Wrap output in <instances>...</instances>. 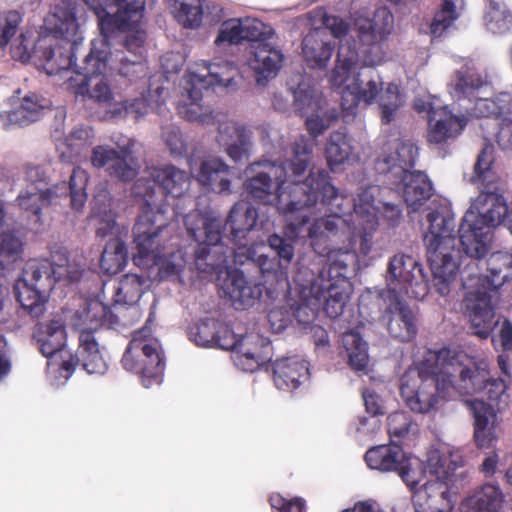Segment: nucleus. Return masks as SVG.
<instances>
[{"label":"nucleus","mask_w":512,"mask_h":512,"mask_svg":"<svg viewBox=\"0 0 512 512\" xmlns=\"http://www.w3.org/2000/svg\"><path fill=\"white\" fill-rule=\"evenodd\" d=\"M128 254L125 243L118 237L110 239L100 258V268L107 275H115L127 264Z\"/></svg>","instance_id":"ea45409f"},{"label":"nucleus","mask_w":512,"mask_h":512,"mask_svg":"<svg viewBox=\"0 0 512 512\" xmlns=\"http://www.w3.org/2000/svg\"><path fill=\"white\" fill-rule=\"evenodd\" d=\"M249 53V65L255 72L257 83L265 84L280 71L284 55L280 49L272 46L268 41L255 45V49Z\"/></svg>","instance_id":"2f4dec72"},{"label":"nucleus","mask_w":512,"mask_h":512,"mask_svg":"<svg viewBox=\"0 0 512 512\" xmlns=\"http://www.w3.org/2000/svg\"><path fill=\"white\" fill-rule=\"evenodd\" d=\"M231 168L220 158L202 161L197 181L215 193H231Z\"/></svg>","instance_id":"f704fd0d"},{"label":"nucleus","mask_w":512,"mask_h":512,"mask_svg":"<svg viewBox=\"0 0 512 512\" xmlns=\"http://www.w3.org/2000/svg\"><path fill=\"white\" fill-rule=\"evenodd\" d=\"M484 263L487 270L484 279L487 282V289L497 290L512 279V254L497 251L492 253Z\"/></svg>","instance_id":"4c0bfd02"},{"label":"nucleus","mask_w":512,"mask_h":512,"mask_svg":"<svg viewBox=\"0 0 512 512\" xmlns=\"http://www.w3.org/2000/svg\"><path fill=\"white\" fill-rule=\"evenodd\" d=\"M467 361L469 355L460 349H429L416 367L421 380L417 390L410 388L406 377L401 379L400 394L406 405L416 413L430 412L439 399L449 396L451 389L457 390L454 373L457 372V367L465 365Z\"/></svg>","instance_id":"0eeeda50"},{"label":"nucleus","mask_w":512,"mask_h":512,"mask_svg":"<svg viewBox=\"0 0 512 512\" xmlns=\"http://www.w3.org/2000/svg\"><path fill=\"white\" fill-rule=\"evenodd\" d=\"M413 426H416V424L413 423L411 416L406 412L396 411L388 416L387 431L391 438L405 437Z\"/></svg>","instance_id":"6e6d98bb"},{"label":"nucleus","mask_w":512,"mask_h":512,"mask_svg":"<svg viewBox=\"0 0 512 512\" xmlns=\"http://www.w3.org/2000/svg\"><path fill=\"white\" fill-rule=\"evenodd\" d=\"M76 12L75 1L61 0L55 5L52 14L53 30L58 36L40 40L31 54L25 35L20 33L19 45L12 46L13 58L26 63L33 57L36 65L48 75H56L62 70L72 68L77 56L76 40L73 38L79 29Z\"/></svg>","instance_id":"6e6552de"},{"label":"nucleus","mask_w":512,"mask_h":512,"mask_svg":"<svg viewBox=\"0 0 512 512\" xmlns=\"http://www.w3.org/2000/svg\"><path fill=\"white\" fill-rule=\"evenodd\" d=\"M341 220L317 219L308 228V237L313 250L319 256H326L327 263L313 260L310 266L298 267L294 281L304 295L295 308L293 315L303 326L311 325L323 310L330 318H337L343 310L352 293V283L349 274L354 273L359 266V259L354 251L333 250L327 244L330 234L334 235Z\"/></svg>","instance_id":"f03ea898"},{"label":"nucleus","mask_w":512,"mask_h":512,"mask_svg":"<svg viewBox=\"0 0 512 512\" xmlns=\"http://www.w3.org/2000/svg\"><path fill=\"white\" fill-rule=\"evenodd\" d=\"M501 185L489 183L462 218L458 233L465 257L469 262L461 269L464 259L457 263L453 258L455 248V220L452 210L440 205L426 216L428 228L423 235L427 260L433 274V285L438 294L446 296L458 272L468 279L479 278L478 271H469L470 266L479 269V263L487 255L488 235L491 228L505 223L509 206L504 199Z\"/></svg>","instance_id":"f257e3e1"},{"label":"nucleus","mask_w":512,"mask_h":512,"mask_svg":"<svg viewBox=\"0 0 512 512\" xmlns=\"http://www.w3.org/2000/svg\"><path fill=\"white\" fill-rule=\"evenodd\" d=\"M126 371L139 375L144 387L150 388L162 382L165 356L157 340L145 338L143 331L133 334L121 359Z\"/></svg>","instance_id":"2eb2a0df"},{"label":"nucleus","mask_w":512,"mask_h":512,"mask_svg":"<svg viewBox=\"0 0 512 512\" xmlns=\"http://www.w3.org/2000/svg\"><path fill=\"white\" fill-rule=\"evenodd\" d=\"M343 345L346 350L349 365L353 370L363 371L369 362L368 345L357 332H348L343 336Z\"/></svg>","instance_id":"79ce46f5"},{"label":"nucleus","mask_w":512,"mask_h":512,"mask_svg":"<svg viewBox=\"0 0 512 512\" xmlns=\"http://www.w3.org/2000/svg\"><path fill=\"white\" fill-rule=\"evenodd\" d=\"M388 288L392 293L409 295L413 286L420 289V296L427 294V283L421 265L410 255L396 254L388 265Z\"/></svg>","instance_id":"4be33fe9"},{"label":"nucleus","mask_w":512,"mask_h":512,"mask_svg":"<svg viewBox=\"0 0 512 512\" xmlns=\"http://www.w3.org/2000/svg\"><path fill=\"white\" fill-rule=\"evenodd\" d=\"M394 26V16L386 7H379L373 16L356 15L352 28L363 46L379 47L387 41Z\"/></svg>","instance_id":"a878e982"},{"label":"nucleus","mask_w":512,"mask_h":512,"mask_svg":"<svg viewBox=\"0 0 512 512\" xmlns=\"http://www.w3.org/2000/svg\"><path fill=\"white\" fill-rule=\"evenodd\" d=\"M385 312L388 315L387 330L392 338L400 342H411L416 338L418 319L405 301L396 299Z\"/></svg>","instance_id":"7c9ffc66"},{"label":"nucleus","mask_w":512,"mask_h":512,"mask_svg":"<svg viewBox=\"0 0 512 512\" xmlns=\"http://www.w3.org/2000/svg\"><path fill=\"white\" fill-rule=\"evenodd\" d=\"M219 324L220 322L214 319L202 320L191 329L190 334L197 345L214 346Z\"/></svg>","instance_id":"864d4df0"},{"label":"nucleus","mask_w":512,"mask_h":512,"mask_svg":"<svg viewBox=\"0 0 512 512\" xmlns=\"http://www.w3.org/2000/svg\"><path fill=\"white\" fill-rule=\"evenodd\" d=\"M343 86L341 105L344 110H353L360 102L373 103L383 90L380 76L373 69L359 72L351 84Z\"/></svg>","instance_id":"bb28decb"},{"label":"nucleus","mask_w":512,"mask_h":512,"mask_svg":"<svg viewBox=\"0 0 512 512\" xmlns=\"http://www.w3.org/2000/svg\"><path fill=\"white\" fill-rule=\"evenodd\" d=\"M475 416L474 430H485L488 427L490 418L495 414L496 408L488 405L483 400H476L472 404Z\"/></svg>","instance_id":"338daca9"},{"label":"nucleus","mask_w":512,"mask_h":512,"mask_svg":"<svg viewBox=\"0 0 512 512\" xmlns=\"http://www.w3.org/2000/svg\"><path fill=\"white\" fill-rule=\"evenodd\" d=\"M351 152L352 146L346 133L335 131L330 134L325 149V156L331 170L343 164L349 158Z\"/></svg>","instance_id":"37998d69"},{"label":"nucleus","mask_w":512,"mask_h":512,"mask_svg":"<svg viewBox=\"0 0 512 512\" xmlns=\"http://www.w3.org/2000/svg\"><path fill=\"white\" fill-rule=\"evenodd\" d=\"M337 118L338 114L335 110L325 112L323 115L312 114L308 116L305 124L312 137L310 139L314 141L315 138L323 134Z\"/></svg>","instance_id":"4d7b16f0"},{"label":"nucleus","mask_w":512,"mask_h":512,"mask_svg":"<svg viewBox=\"0 0 512 512\" xmlns=\"http://www.w3.org/2000/svg\"><path fill=\"white\" fill-rule=\"evenodd\" d=\"M457 18L456 0H443L430 24L431 34L434 37H440Z\"/></svg>","instance_id":"3c124183"},{"label":"nucleus","mask_w":512,"mask_h":512,"mask_svg":"<svg viewBox=\"0 0 512 512\" xmlns=\"http://www.w3.org/2000/svg\"><path fill=\"white\" fill-rule=\"evenodd\" d=\"M504 494L497 484L485 483L461 503V512H501Z\"/></svg>","instance_id":"c9c22d12"},{"label":"nucleus","mask_w":512,"mask_h":512,"mask_svg":"<svg viewBox=\"0 0 512 512\" xmlns=\"http://www.w3.org/2000/svg\"><path fill=\"white\" fill-rule=\"evenodd\" d=\"M176 20L185 28H198L202 24L203 9L200 0H173Z\"/></svg>","instance_id":"a18cd8bd"},{"label":"nucleus","mask_w":512,"mask_h":512,"mask_svg":"<svg viewBox=\"0 0 512 512\" xmlns=\"http://www.w3.org/2000/svg\"><path fill=\"white\" fill-rule=\"evenodd\" d=\"M24 251L22 239L12 231L0 233V268L7 269L21 260Z\"/></svg>","instance_id":"de8ad7c7"},{"label":"nucleus","mask_w":512,"mask_h":512,"mask_svg":"<svg viewBox=\"0 0 512 512\" xmlns=\"http://www.w3.org/2000/svg\"><path fill=\"white\" fill-rule=\"evenodd\" d=\"M335 44L324 40L319 31L307 34L302 41V54L306 64L313 69L325 68L331 59Z\"/></svg>","instance_id":"e433bc0d"},{"label":"nucleus","mask_w":512,"mask_h":512,"mask_svg":"<svg viewBox=\"0 0 512 512\" xmlns=\"http://www.w3.org/2000/svg\"><path fill=\"white\" fill-rule=\"evenodd\" d=\"M465 306L469 312L472 333L487 339L496 325L491 295L486 290L470 291L465 298Z\"/></svg>","instance_id":"c85d7f7f"},{"label":"nucleus","mask_w":512,"mask_h":512,"mask_svg":"<svg viewBox=\"0 0 512 512\" xmlns=\"http://www.w3.org/2000/svg\"><path fill=\"white\" fill-rule=\"evenodd\" d=\"M359 62L355 43H341L338 48L336 65L332 70L331 83L336 87L345 85Z\"/></svg>","instance_id":"58836bf2"},{"label":"nucleus","mask_w":512,"mask_h":512,"mask_svg":"<svg viewBox=\"0 0 512 512\" xmlns=\"http://www.w3.org/2000/svg\"><path fill=\"white\" fill-rule=\"evenodd\" d=\"M273 380L280 390H294L301 380L307 378L309 369L307 362L297 357H284L272 363Z\"/></svg>","instance_id":"72a5a7b5"},{"label":"nucleus","mask_w":512,"mask_h":512,"mask_svg":"<svg viewBox=\"0 0 512 512\" xmlns=\"http://www.w3.org/2000/svg\"><path fill=\"white\" fill-rule=\"evenodd\" d=\"M378 97L381 121L383 124H390L394 120L398 109L404 104V98L400 93V88L394 83H389Z\"/></svg>","instance_id":"8fccbe9b"},{"label":"nucleus","mask_w":512,"mask_h":512,"mask_svg":"<svg viewBox=\"0 0 512 512\" xmlns=\"http://www.w3.org/2000/svg\"><path fill=\"white\" fill-rule=\"evenodd\" d=\"M428 467L431 476L413 495L415 512H450L455 501L450 493L449 472L440 458L430 457Z\"/></svg>","instance_id":"a211bd4d"},{"label":"nucleus","mask_w":512,"mask_h":512,"mask_svg":"<svg viewBox=\"0 0 512 512\" xmlns=\"http://www.w3.org/2000/svg\"><path fill=\"white\" fill-rule=\"evenodd\" d=\"M493 151L494 148L492 145H485L479 153L474 165V176L472 177V181L480 183L482 188L487 187L489 183L501 185L499 178L492 171V165L494 162Z\"/></svg>","instance_id":"09e8293b"},{"label":"nucleus","mask_w":512,"mask_h":512,"mask_svg":"<svg viewBox=\"0 0 512 512\" xmlns=\"http://www.w3.org/2000/svg\"><path fill=\"white\" fill-rule=\"evenodd\" d=\"M243 42V24L241 19L224 21L215 39L217 46L223 43L240 44Z\"/></svg>","instance_id":"5fc2aeb1"},{"label":"nucleus","mask_w":512,"mask_h":512,"mask_svg":"<svg viewBox=\"0 0 512 512\" xmlns=\"http://www.w3.org/2000/svg\"><path fill=\"white\" fill-rule=\"evenodd\" d=\"M314 145L315 142H313V140L303 135L300 136L293 143V155L291 159L282 163H277V165H280L281 167L284 168L285 179L287 178L289 181L287 185H293L295 182H306L311 177H313V180H315V182H318L320 177L322 178L321 174H324L325 183H327V185H329L332 188V191H324V189L320 188L319 185H317L316 183L313 184V191L317 196L315 199V205L318 202H320L323 205L329 206L331 212H333V210L335 209L337 213H344L346 212V209L343 208V203L339 201H343L345 197L343 194H340L338 189H336L332 185L330 181L331 178L327 171H325L324 169H320L317 172L310 170L308 176L302 179L311 165Z\"/></svg>","instance_id":"ddd939ff"},{"label":"nucleus","mask_w":512,"mask_h":512,"mask_svg":"<svg viewBox=\"0 0 512 512\" xmlns=\"http://www.w3.org/2000/svg\"><path fill=\"white\" fill-rule=\"evenodd\" d=\"M61 268L47 259L26 263L15 290L17 301L32 317L38 318L44 313L49 292L63 276Z\"/></svg>","instance_id":"f8f14e48"},{"label":"nucleus","mask_w":512,"mask_h":512,"mask_svg":"<svg viewBox=\"0 0 512 512\" xmlns=\"http://www.w3.org/2000/svg\"><path fill=\"white\" fill-rule=\"evenodd\" d=\"M245 269L235 268L227 272L222 284L223 296L233 305L252 306L262 295V288L256 281L257 276H265L273 270V265L267 272L260 273L257 268L243 265Z\"/></svg>","instance_id":"412c9836"},{"label":"nucleus","mask_w":512,"mask_h":512,"mask_svg":"<svg viewBox=\"0 0 512 512\" xmlns=\"http://www.w3.org/2000/svg\"><path fill=\"white\" fill-rule=\"evenodd\" d=\"M140 23L135 25L134 27H130L126 29L125 32H128L125 39V48L127 51L133 54V57L140 56L144 59L142 50L146 40V33L144 30L139 28Z\"/></svg>","instance_id":"e2e57ef3"},{"label":"nucleus","mask_w":512,"mask_h":512,"mask_svg":"<svg viewBox=\"0 0 512 512\" xmlns=\"http://www.w3.org/2000/svg\"><path fill=\"white\" fill-rule=\"evenodd\" d=\"M43 114V106L39 103L36 95L25 96L20 105L8 113V120L11 124L27 126L37 120Z\"/></svg>","instance_id":"c03bdc74"},{"label":"nucleus","mask_w":512,"mask_h":512,"mask_svg":"<svg viewBox=\"0 0 512 512\" xmlns=\"http://www.w3.org/2000/svg\"><path fill=\"white\" fill-rule=\"evenodd\" d=\"M459 372L460 393L472 394L484 392L487 396L488 405L501 411L508 405L509 395L507 394L506 382L501 378H490L489 372L477 365L472 358L457 367Z\"/></svg>","instance_id":"6ab92c4d"},{"label":"nucleus","mask_w":512,"mask_h":512,"mask_svg":"<svg viewBox=\"0 0 512 512\" xmlns=\"http://www.w3.org/2000/svg\"><path fill=\"white\" fill-rule=\"evenodd\" d=\"M391 182L402 194L403 200L411 211H418L433 195V184L426 173L410 171L393 177Z\"/></svg>","instance_id":"cd10ccee"},{"label":"nucleus","mask_w":512,"mask_h":512,"mask_svg":"<svg viewBox=\"0 0 512 512\" xmlns=\"http://www.w3.org/2000/svg\"><path fill=\"white\" fill-rule=\"evenodd\" d=\"M295 109L302 114L319 106V99L316 91L312 88H302L301 85L294 91Z\"/></svg>","instance_id":"052dcab7"},{"label":"nucleus","mask_w":512,"mask_h":512,"mask_svg":"<svg viewBox=\"0 0 512 512\" xmlns=\"http://www.w3.org/2000/svg\"><path fill=\"white\" fill-rule=\"evenodd\" d=\"M387 192H390L387 188L370 185L361 187L356 198L350 199L344 195L342 203L346 212L337 213L334 209L333 214L325 218L341 220L335 234H330L327 238V244L333 250L368 255L373 246L374 234L379 227V219L387 227L395 228L403 218L401 207L385 199Z\"/></svg>","instance_id":"39448f33"},{"label":"nucleus","mask_w":512,"mask_h":512,"mask_svg":"<svg viewBox=\"0 0 512 512\" xmlns=\"http://www.w3.org/2000/svg\"><path fill=\"white\" fill-rule=\"evenodd\" d=\"M210 80L193 73L184 80L181 99L177 105L178 114L189 122H197L203 126L216 125L218 130L217 141L225 147V152L235 163L248 160L252 147V132L245 125L229 120L227 115L214 112L209 106L201 103L203 90L208 91L210 85L229 87L237 72L231 62L221 65L211 63L208 67Z\"/></svg>","instance_id":"423d86ee"},{"label":"nucleus","mask_w":512,"mask_h":512,"mask_svg":"<svg viewBox=\"0 0 512 512\" xmlns=\"http://www.w3.org/2000/svg\"><path fill=\"white\" fill-rule=\"evenodd\" d=\"M150 217L147 213L138 216L132 229L138 255L157 265L162 278L177 276L183 270L185 260L181 249L167 244L172 230L169 217Z\"/></svg>","instance_id":"9d476101"},{"label":"nucleus","mask_w":512,"mask_h":512,"mask_svg":"<svg viewBox=\"0 0 512 512\" xmlns=\"http://www.w3.org/2000/svg\"><path fill=\"white\" fill-rule=\"evenodd\" d=\"M189 185V175L174 165L151 169L149 177L139 179L135 185L136 194L143 199L141 212L138 216L147 213L153 219L160 216L169 217V219L174 216H183L184 219L187 214L179 209L178 203L173 205L172 215L167 216V199L171 197L174 200L186 201V192ZM188 198L192 201L190 196Z\"/></svg>","instance_id":"9b49d317"},{"label":"nucleus","mask_w":512,"mask_h":512,"mask_svg":"<svg viewBox=\"0 0 512 512\" xmlns=\"http://www.w3.org/2000/svg\"><path fill=\"white\" fill-rule=\"evenodd\" d=\"M87 183V172L76 167L73 169L68 183L63 181L46 189L26 190L17 196V202L22 210L31 213L34 224H41L42 208L55 203L61 197L70 196L72 208L81 210L87 199Z\"/></svg>","instance_id":"4468645a"},{"label":"nucleus","mask_w":512,"mask_h":512,"mask_svg":"<svg viewBox=\"0 0 512 512\" xmlns=\"http://www.w3.org/2000/svg\"><path fill=\"white\" fill-rule=\"evenodd\" d=\"M268 502L272 512H305V502L301 498L287 499L280 493H272Z\"/></svg>","instance_id":"bf43d9fd"},{"label":"nucleus","mask_w":512,"mask_h":512,"mask_svg":"<svg viewBox=\"0 0 512 512\" xmlns=\"http://www.w3.org/2000/svg\"><path fill=\"white\" fill-rule=\"evenodd\" d=\"M34 338L40 352L47 358L60 354L63 360L66 359L64 354H69L65 351L67 340L66 327L61 321L51 320L38 324Z\"/></svg>","instance_id":"473e14b6"},{"label":"nucleus","mask_w":512,"mask_h":512,"mask_svg":"<svg viewBox=\"0 0 512 512\" xmlns=\"http://www.w3.org/2000/svg\"><path fill=\"white\" fill-rule=\"evenodd\" d=\"M243 24V41H248L249 52L255 49V45L260 42H267L265 25L257 19L242 20Z\"/></svg>","instance_id":"13d9d810"},{"label":"nucleus","mask_w":512,"mask_h":512,"mask_svg":"<svg viewBox=\"0 0 512 512\" xmlns=\"http://www.w3.org/2000/svg\"><path fill=\"white\" fill-rule=\"evenodd\" d=\"M98 17L101 34L108 38L141 23L145 0H83Z\"/></svg>","instance_id":"f3484780"},{"label":"nucleus","mask_w":512,"mask_h":512,"mask_svg":"<svg viewBox=\"0 0 512 512\" xmlns=\"http://www.w3.org/2000/svg\"><path fill=\"white\" fill-rule=\"evenodd\" d=\"M316 14L319 16L325 28L329 29L335 38H341L348 33L349 25L341 17L329 15L325 8L322 7L316 10Z\"/></svg>","instance_id":"680f3d73"},{"label":"nucleus","mask_w":512,"mask_h":512,"mask_svg":"<svg viewBox=\"0 0 512 512\" xmlns=\"http://www.w3.org/2000/svg\"><path fill=\"white\" fill-rule=\"evenodd\" d=\"M91 163L95 168H106L111 177L123 182L132 181L138 174V167L128 147L116 150L108 145L92 149Z\"/></svg>","instance_id":"393cba45"},{"label":"nucleus","mask_w":512,"mask_h":512,"mask_svg":"<svg viewBox=\"0 0 512 512\" xmlns=\"http://www.w3.org/2000/svg\"><path fill=\"white\" fill-rule=\"evenodd\" d=\"M364 459L371 469L397 473L410 488L419 483L415 471L411 468L409 457L396 443L372 447L365 453Z\"/></svg>","instance_id":"aec40b11"},{"label":"nucleus","mask_w":512,"mask_h":512,"mask_svg":"<svg viewBox=\"0 0 512 512\" xmlns=\"http://www.w3.org/2000/svg\"><path fill=\"white\" fill-rule=\"evenodd\" d=\"M254 172L244 182V190L253 201L271 205L275 202L278 212L291 221L285 227V234L289 239L278 234L268 237L269 247L276 253L279 261V270L275 275L279 279H288V267L294 258V245L292 240L297 239L303 228L310 222L308 210L315 206L316 194L313 191L315 180L313 177L306 182H295L285 185V171L277 162L262 160L249 165ZM316 182L320 188L331 192L332 188L325 183V175Z\"/></svg>","instance_id":"7ed1b4c3"},{"label":"nucleus","mask_w":512,"mask_h":512,"mask_svg":"<svg viewBox=\"0 0 512 512\" xmlns=\"http://www.w3.org/2000/svg\"><path fill=\"white\" fill-rule=\"evenodd\" d=\"M23 15L17 10L0 12V49H5L17 35Z\"/></svg>","instance_id":"603ef678"},{"label":"nucleus","mask_w":512,"mask_h":512,"mask_svg":"<svg viewBox=\"0 0 512 512\" xmlns=\"http://www.w3.org/2000/svg\"><path fill=\"white\" fill-rule=\"evenodd\" d=\"M467 124L465 117L454 115L447 106L428 110L427 140L429 143L442 144L458 136Z\"/></svg>","instance_id":"c756f323"},{"label":"nucleus","mask_w":512,"mask_h":512,"mask_svg":"<svg viewBox=\"0 0 512 512\" xmlns=\"http://www.w3.org/2000/svg\"><path fill=\"white\" fill-rule=\"evenodd\" d=\"M77 59V57L75 58ZM75 67L76 77H69L67 89L75 96H89L97 104L107 108L106 115L109 118L132 117L138 120L148 112V102L144 97L133 100L113 101V93L104 75L107 68V53L98 50L92 42L90 52L85 55L82 65Z\"/></svg>","instance_id":"1a4fd4ad"},{"label":"nucleus","mask_w":512,"mask_h":512,"mask_svg":"<svg viewBox=\"0 0 512 512\" xmlns=\"http://www.w3.org/2000/svg\"><path fill=\"white\" fill-rule=\"evenodd\" d=\"M145 283L146 279L143 276L137 274L124 275L116 287L114 304H136L143 295Z\"/></svg>","instance_id":"a19ab883"},{"label":"nucleus","mask_w":512,"mask_h":512,"mask_svg":"<svg viewBox=\"0 0 512 512\" xmlns=\"http://www.w3.org/2000/svg\"><path fill=\"white\" fill-rule=\"evenodd\" d=\"M120 61L119 74L128 78L129 81L132 82L145 75L146 65L140 56L134 57L132 60L123 57Z\"/></svg>","instance_id":"69168bd1"},{"label":"nucleus","mask_w":512,"mask_h":512,"mask_svg":"<svg viewBox=\"0 0 512 512\" xmlns=\"http://www.w3.org/2000/svg\"><path fill=\"white\" fill-rule=\"evenodd\" d=\"M162 139L169 148L171 154L180 155L183 153L185 144L182 139L180 129L177 126L173 124L163 126Z\"/></svg>","instance_id":"0e129e2a"},{"label":"nucleus","mask_w":512,"mask_h":512,"mask_svg":"<svg viewBox=\"0 0 512 512\" xmlns=\"http://www.w3.org/2000/svg\"><path fill=\"white\" fill-rule=\"evenodd\" d=\"M24 179L35 187V190L47 185V175L41 165L27 163L23 166Z\"/></svg>","instance_id":"774afa93"},{"label":"nucleus","mask_w":512,"mask_h":512,"mask_svg":"<svg viewBox=\"0 0 512 512\" xmlns=\"http://www.w3.org/2000/svg\"><path fill=\"white\" fill-rule=\"evenodd\" d=\"M483 84V79L479 74L470 72L467 69L458 70L454 73L450 83V93L458 100L468 98L479 90Z\"/></svg>","instance_id":"49530a36"},{"label":"nucleus","mask_w":512,"mask_h":512,"mask_svg":"<svg viewBox=\"0 0 512 512\" xmlns=\"http://www.w3.org/2000/svg\"><path fill=\"white\" fill-rule=\"evenodd\" d=\"M77 366H82L88 374H103L107 369L92 329L80 332L75 355L68 354L67 359L60 363V370L65 372L63 376L68 379Z\"/></svg>","instance_id":"b1692460"},{"label":"nucleus","mask_w":512,"mask_h":512,"mask_svg":"<svg viewBox=\"0 0 512 512\" xmlns=\"http://www.w3.org/2000/svg\"><path fill=\"white\" fill-rule=\"evenodd\" d=\"M258 210L248 201L240 200L231 207L225 226L229 228V241L235 248L232 250L233 262L236 265H248L257 268L260 273L267 272L272 260L266 255H257L255 246L249 245L248 236L258 223ZM184 224L188 235L198 243L195 259L206 260L210 247L217 246L222 240L224 224L210 211L193 210L187 213Z\"/></svg>","instance_id":"20e7f679"},{"label":"nucleus","mask_w":512,"mask_h":512,"mask_svg":"<svg viewBox=\"0 0 512 512\" xmlns=\"http://www.w3.org/2000/svg\"><path fill=\"white\" fill-rule=\"evenodd\" d=\"M214 346L233 350L235 365L243 371L254 372L272 360V345L268 338L250 333L240 338L227 325L220 323Z\"/></svg>","instance_id":"dca6fc26"},{"label":"nucleus","mask_w":512,"mask_h":512,"mask_svg":"<svg viewBox=\"0 0 512 512\" xmlns=\"http://www.w3.org/2000/svg\"><path fill=\"white\" fill-rule=\"evenodd\" d=\"M418 147L410 140L402 138L387 139L381 147L377 158V167L382 173L391 174L392 178L410 172L415 166Z\"/></svg>","instance_id":"5701e85b"}]
</instances>
